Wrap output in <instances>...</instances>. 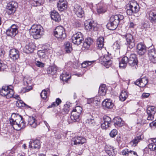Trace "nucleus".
I'll list each match as a JSON object with an SVG mask.
<instances>
[{"instance_id": "f257e3e1", "label": "nucleus", "mask_w": 156, "mask_h": 156, "mask_svg": "<svg viewBox=\"0 0 156 156\" xmlns=\"http://www.w3.org/2000/svg\"><path fill=\"white\" fill-rule=\"evenodd\" d=\"M14 115V118H12L10 119L11 124L13 126L14 129L19 130L25 127V122L23 120L22 116L19 115L13 114Z\"/></svg>"}, {"instance_id": "f03ea898", "label": "nucleus", "mask_w": 156, "mask_h": 156, "mask_svg": "<svg viewBox=\"0 0 156 156\" xmlns=\"http://www.w3.org/2000/svg\"><path fill=\"white\" fill-rule=\"evenodd\" d=\"M30 32L34 39H37L41 37L44 32L43 27L40 25H33L30 29Z\"/></svg>"}, {"instance_id": "7ed1b4c3", "label": "nucleus", "mask_w": 156, "mask_h": 156, "mask_svg": "<svg viewBox=\"0 0 156 156\" xmlns=\"http://www.w3.org/2000/svg\"><path fill=\"white\" fill-rule=\"evenodd\" d=\"M13 87L11 85L3 86L0 90V94L3 96H6L7 98H12L14 94Z\"/></svg>"}, {"instance_id": "20e7f679", "label": "nucleus", "mask_w": 156, "mask_h": 156, "mask_svg": "<svg viewBox=\"0 0 156 156\" xmlns=\"http://www.w3.org/2000/svg\"><path fill=\"white\" fill-rule=\"evenodd\" d=\"M54 35L60 41H62L66 37V34L64 28L61 26H58L55 30Z\"/></svg>"}, {"instance_id": "39448f33", "label": "nucleus", "mask_w": 156, "mask_h": 156, "mask_svg": "<svg viewBox=\"0 0 156 156\" xmlns=\"http://www.w3.org/2000/svg\"><path fill=\"white\" fill-rule=\"evenodd\" d=\"M126 13L129 15L137 13L139 10V6L136 2H131L127 5Z\"/></svg>"}, {"instance_id": "423d86ee", "label": "nucleus", "mask_w": 156, "mask_h": 156, "mask_svg": "<svg viewBox=\"0 0 156 156\" xmlns=\"http://www.w3.org/2000/svg\"><path fill=\"white\" fill-rule=\"evenodd\" d=\"M82 111V108L80 106H77L74 108L71 114L70 118L74 122L79 120V116Z\"/></svg>"}, {"instance_id": "0eeeda50", "label": "nucleus", "mask_w": 156, "mask_h": 156, "mask_svg": "<svg viewBox=\"0 0 156 156\" xmlns=\"http://www.w3.org/2000/svg\"><path fill=\"white\" fill-rule=\"evenodd\" d=\"M72 41L73 43L78 45L81 44L84 40L82 34L80 32H77L72 37Z\"/></svg>"}, {"instance_id": "6e6552de", "label": "nucleus", "mask_w": 156, "mask_h": 156, "mask_svg": "<svg viewBox=\"0 0 156 156\" xmlns=\"http://www.w3.org/2000/svg\"><path fill=\"white\" fill-rule=\"evenodd\" d=\"M129 64L133 69H136L137 67L138 60L136 55L131 54L128 58Z\"/></svg>"}, {"instance_id": "1a4fd4ad", "label": "nucleus", "mask_w": 156, "mask_h": 156, "mask_svg": "<svg viewBox=\"0 0 156 156\" xmlns=\"http://www.w3.org/2000/svg\"><path fill=\"white\" fill-rule=\"evenodd\" d=\"M123 37L126 39L127 44L129 48H132L135 46V41L131 34L129 33L123 35Z\"/></svg>"}, {"instance_id": "9d476101", "label": "nucleus", "mask_w": 156, "mask_h": 156, "mask_svg": "<svg viewBox=\"0 0 156 156\" xmlns=\"http://www.w3.org/2000/svg\"><path fill=\"white\" fill-rule=\"evenodd\" d=\"M156 112V108L154 106H150L147 108V113L148 116L147 119L152 121L154 119V115Z\"/></svg>"}, {"instance_id": "9b49d317", "label": "nucleus", "mask_w": 156, "mask_h": 156, "mask_svg": "<svg viewBox=\"0 0 156 156\" xmlns=\"http://www.w3.org/2000/svg\"><path fill=\"white\" fill-rule=\"evenodd\" d=\"M18 32L17 26L15 24H13L7 30L6 34L7 36L13 37H15Z\"/></svg>"}, {"instance_id": "f8f14e48", "label": "nucleus", "mask_w": 156, "mask_h": 156, "mask_svg": "<svg viewBox=\"0 0 156 156\" xmlns=\"http://www.w3.org/2000/svg\"><path fill=\"white\" fill-rule=\"evenodd\" d=\"M111 56L110 55H105L101 58V64L107 68H108L112 64V61L111 60Z\"/></svg>"}, {"instance_id": "ddd939ff", "label": "nucleus", "mask_w": 156, "mask_h": 156, "mask_svg": "<svg viewBox=\"0 0 156 156\" xmlns=\"http://www.w3.org/2000/svg\"><path fill=\"white\" fill-rule=\"evenodd\" d=\"M52 52V50L50 49H44L40 50L38 51L37 55L41 58L43 59V60L48 59V56Z\"/></svg>"}, {"instance_id": "4468645a", "label": "nucleus", "mask_w": 156, "mask_h": 156, "mask_svg": "<svg viewBox=\"0 0 156 156\" xmlns=\"http://www.w3.org/2000/svg\"><path fill=\"white\" fill-rule=\"evenodd\" d=\"M86 142V139L82 136H76L71 141V144L73 145L83 144Z\"/></svg>"}, {"instance_id": "2eb2a0df", "label": "nucleus", "mask_w": 156, "mask_h": 156, "mask_svg": "<svg viewBox=\"0 0 156 156\" xmlns=\"http://www.w3.org/2000/svg\"><path fill=\"white\" fill-rule=\"evenodd\" d=\"M17 6V3L15 2L12 1L9 2L8 4L7 7V11L8 14H11L14 13L16 11Z\"/></svg>"}, {"instance_id": "dca6fc26", "label": "nucleus", "mask_w": 156, "mask_h": 156, "mask_svg": "<svg viewBox=\"0 0 156 156\" xmlns=\"http://www.w3.org/2000/svg\"><path fill=\"white\" fill-rule=\"evenodd\" d=\"M143 138V135L142 134H138L130 141L129 144L132 146H136L139 142L141 141Z\"/></svg>"}, {"instance_id": "f3484780", "label": "nucleus", "mask_w": 156, "mask_h": 156, "mask_svg": "<svg viewBox=\"0 0 156 156\" xmlns=\"http://www.w3.org/2000/svg\"><path fill=\"white\" fill-rule=\"evenodd\" d=\"M124 19L123 16L118 14V15H112L110 17V20L115 23V25L118 26L120 21Z\"/></svg>"}, {"instance_id": "a211bd4d", "label": "nucleus", "mask_w": 156, "mask_h": 156, "mask_svg": "<svg viewBox=\"0 0 156 156\" xmlns=\"http://www.w3.org/2000/svg\"><path fill=\"white\" fill-rule=\"evenodd\" d=\"M73 11L77 16L79 17H82L84 15V12L81 6L78 5H75Z\"/></svg>"}, {"instance_id": "6ab92c4d", "label": "nucleus", "mask_w": 156, "mask_h": 156, "mask_svg": "<svg viewBox=\"0 0 156 156\" xmlns=\"http://www.w3.org/2000/svg\"><path fill=\"white\" fill-rule=\"evenodd\" d=\"M103 121L101 124L102 129H106L110 126V124L112 122L110 118L108 116H105L103 117Z\"/></svg>"}, {"instance_id": "aec40b11", "label": "nucleus", "mask_w": 156, "mask_h": 156, "mask_svg": "<svg viewBox=\"0 0 156 156\" xmlns=\"http://www.w3.org/2000/svg\"><path fill=\"white\" fill-rule=\"evenodd\" d=\"M147 15L148 16V20L151 23L153 24L156 23V10H152L148 12Z\"/></svg>"}, {"instance_id": "412c9836", "label": "nucleus", "mask_w": 156, "mask_h": 156, "mask_svg": "<svg viewBox=\"0 0 156 156\" xmlns=\"http://www.w3.org/2000/svg\"><path fill=\"white\" fill-rule=\"evenodd\" d=\"M9 55L10 57L13 60H16L19 57V52L17 49L12 48L9 51Z\"/></svg>"}, {"instance_id": "4be33fe9", "label": "nucleus", "mask_w": 156, "mask_h": 156, "mask_svg": "<svg viewBox=\"0 0 156 156\" xmlns=\"http://www.w3.org/2000/svg\"><path fill=\"white\" fill-rule=\"evenodd\" d=\"M136 50L138 53L140 55H144L146 51V47L143 43H139L136 46Z\"/></svg>"}, {"instance_id": "5701e85b", "label": "nucleus", "mask_w": 156, "mask_h": 156, "mask_svg": "<svg viewBox=\"0 0 156 156\" xmlns=\"http://www.w3.org/2000/svg\"><path fill=\"white\" fill-rule=\"evenodd\" d=\"M85 27L86 30L91 31L95 26V23L93 20H88L84 22Z\"/></svg>"}, {"instance_id": "b1692460", "label": "nucleus", "mask_w": 156, "mask_h": 156, "mask_svg": "<svg viewBox=\"0 0 156 156\" xmlns=\"http://www.w3.org/2000/svg\"><path fill=\"white\" fill-rule=\"evenodd\" d=\"M148 80L146 78L139 79L136 80L134 83L140 87H144L148 83Z\"/></svg>"}, {"instance_id": "393cba45", "label": "nucleus", "mask_w": 156, "mask_h": 156, "mask_svg": "<svg viewBox=\"0 0 156 156\" xmlns=\"http://www.w3.org/2000/svg\"><path fill=\"white\" fill-rule=\"evenodd\" d=\"M148 55L150 59L154 63H156V50L154 49L148 51Z\"/></svg>"}, {"instance_id": "a878e982", "label": "nucleus", "mask_w": 156, "mask_h": 156, "mask_svg": "<svg viewBox=\"0 0 156 156\" xmlns=\"http://www.w3.org/2000/svg\"><path fill=\"white\" fill-rule=\"evenodd\" d=\"M40 147V141L37 140L34 141L30 143L29 147L31 150H33L34 149H36L37 150Z\"/></svg>"}, {"instance_id": "bb28decb", "label": "nucleus", "mask_w": 156, "mask_h": 156, "mask_svg": "<svg viewBox=\"0 0 156 156\" xmlns=\"http://www.w3.org/2000/svg\"><path fill=\"white\" fill-rule=\"evenodd\" d=\"M114 125L116 127H121L124 124V121L119 117H115L113 119Z\"/></svg>"}, {"instance_id": "cd10ccee", "label": "nucleus", "mask_w": 156, "mask_h": 156, "mask_svg": "<svg viewBox=\"0 0 156 156\" xmlns=\"http://www.w3.org/2000/svg\"><path fill=\"white\" fill-rule=\"evenodd\" d=\"M50 15L51 19L55 22H59L61 20L59 14L55 10L51 11Z\"/></svg>"}, {"instance_id": "c85d7f7f", "label": "nucleus", "mask_w": 156, "mask_h": 156, "mask_svg": "<svg viewBox=\"0 0 156 156\" xmlns=\"http://www.w3.org/2000/svg\"><path fill=\"white\" fill-rule=\"evenodd\" d=\"M93 42V40L91 38L88 37L86 38L83 43L82 48H85V49H88Z\"/></svg>"}, {"instance_id": "c756f323", "label": "nucleus", "mask_w": 156, "mask_h": 156, "mask_svg": "<svg viewBox=\"0 0 156 156\" xmlns=\"http://www.w3.org/2000/svg\"><path fill=\"white\" fill-rule=\"evenodd\" d=\"M123 155L126 156H137L136 152L126 149L122 151Z\"/></svg>"}, {"instance_id": "7c9ffc66", "label": "nucleus", "mask_w": 156, "mask_h": 156, "mask_svg": "<svg viewBox=\"0 0 156 156\" xmlns=\"http://www.w3.org/2000/svg\"><path fill=\"white\" fill-rule=\"evenodd\" d=\"M102 105L103 107L107 108H111L113 106V104L112 103L110 99H106L102 102Z\"/></svg>"}, {"instance_id": "2f4dec72", "label": "nucleus", "mask_w": 156, "mask_h": 156, "mask_svg": "<svg viewBox=\"0 0 156 156\" xmlns=\"http://www.w3.org/2000/svg\"><path fill=\"white\" fill-rule=\"evenodd\" d=\"M128 58L125 56L122 58L119 62V67L122 68H125L127 66V63L129 64Z\"/></svg>"}, {"instance_id": "473e14b6", "label": "nucleus", "mask_w": 156, "mask_h": 156, "mask_svg": "<svg viewBox=\"0 0 156 156\" xmlns=\"http://www.w3.org/2000/svg\"><path fill=\"white\" fill-rule=\"evenodd\" d=\"M87 115V117L90 116V117L86 120V123L88 124L90 126H94L96 124V122L92 116L91 115L90 113H88Z\"/></svg>"}, {"instance_id": "72a5a7b5", "label": "nucleus", "mask_w": 156, "mask_h": 156, "mask_svg": "<svg viewBox=\"0 0 156 156\" xmlns=\"http://www.w3.org/2000/svg\"><path fill=\"white\" fill-rule=\"evenodd\" d=\"M34 48L35 46L32 43H29L28 44H27L25 46L26 53H32L33 52Z\"/></svg>"}, {"instance_id": "f704fd0d", "label": "nucleus", "mask_w": 156, "mask_h": 156, "mask_svg": "<svg viewBox=\"0 0 156 156\" xmlns=\"http://www.w3.org/2000/svg\"><path fill=\"white\" fill-rule=\"evenodd\" d=\"M151 140L152 142L148 145V147L151 151L156 152V138H151Z\"/></svg>"}, {"instance_id": "c9c22d12", "label": "nucleus", "mask_w": 156, "mask_h": 156, "mask_svg": "<svg viewBox=\"0 0 156 156\" xmlns=\"http://www.w3.org/2000/svg\"><path fill=\"white\" fill-rule=\"evenodd\" d=\"M70 77L71 76L69 73L64 71L60 75V78L63 81H67Z\"/></svg>"}, {"instance_id": "e433bc0d", "label": "nucleus", "mask_w": 156, "mask_h": 156, "mask_svg": "<svg viewBox=\"0 0 156 156\" xmlns=\"http://www.w3.org/2000/svg\"><path fill=\"white\" fill-rule=\"evenodd\" d=\"M107 90L105 85H101L99 87L98 90V94L100 96H104L105 95Z\"/></svg>"}, {"instance_id": "4c0bfd02", "label": "nucleus", "mask_w": 156, "mask_h": 156, "mask_svg": "<svg viewBox=\"0 0 156 156\" xmlns=\"http://www.w3.org/2000/svg\"><path fill=\"white\" fill-rule=\"evenodd\" d=\"M44 0H30V4L34 6H40L44 3Z\"/></svg>"}, {"instance_id": "58836bf2", "label": "nucleus", "mask_w": 156, "mask_h": 156, "mask_svg": "<svg viewBox=\"0 0 156 156\" xmlns=\"http://www.w3.org/2000/svg\"><path fill=\"white\" fill-rule=\"evenodd\" d=\"M104 38L102 37H99L97 40V44L98 45V48L101 49L103 47L104 44Z\"/></svg>"}, {"instance_id": "ea45409f", "label": "nucleus", "mask_w": 156, "mask_h": 156, "mask_svg": "<svg viewBox=\"0 0 156 156\" xmlns=\"http://www.w3.org/2000/svg\"><path fill=\"white\" fill-rule=\"evenodd\" d=\"M64 46L65 51L67 53H70L73 50L72 44L69 42H66Z\"/></svg>"}, {"instance_id": "a19ab883", "label": "nucleus", "mask_w": 156, "mask_h": 156, "mask_svg": "<svg viewBox=\"0 0 156 156\" xmlns=\"http://www.w3.org/2000/svg\"><path fill=\"white\" fill-rule=\"evenodd\" d=\"M57 68L54 66H51L48 68L47 73L51 75H55L56 73Z\"/></svg>"}, {"instance_id": "79ce46f5", "label": "nucleus", "mask_w": 156, "mask_h": 156, "mask_svg": "<svg viewBox=\"0 0 156 156\" xmlns=\"http://www.w3.org/2000/svg\"><path fill=\"white\" fill-rule=\"evenodd\" d=\"M35 121V119L33 117H29L28 119V124L31 127L35 128L37 125Z\"/></svg>"}, {"instance_id": "37998d69", "label": "nucleus", "mask_w": 156, "mask_h": 156, "mask_svg": "<svg viewBox=\"0 0 156 156\" xmlns=\"http://www.w3.org/2000/svg\"><path fill=\"white\" fill-rule=\"evenodd\" d=\"M128 97L127 93L124 90H122L119 96V99L120 101H124Z\"/></svg>"}, {"instance_id": "c03bdc74", "label": "nucleus", "mask_w": 156, "mask_h": 156, "mask_svg": "<svg viewBox=\"0 0 156 156\" xmlns=\"http://www.w3.org/2000/svg\"><path fill=\"white\" fill-rule=\"evenodd\" d=\"M49 92V89H48L43 90L41 93V98L44 100L46 99L48 97V94Z\"/></svg>"}, {"instance_id": "a18cd8bd", "label": "nucleus", "mask_w": 156, "mask_h": 156, "mask_svg": "<svg viewBox=\"0 0 156 156\" xmlns=\"http://www.w3.org/2000/svg\"><path fill=\"white\" fill-rule=\"evenodd\" d=\"M57 6L58 10L60 11H63L66 9V3H58Z\"/></svg>"}, {"instance_id": "49530a36", "label": "nucleus", "mask_w": 156, "mask_h": 156, "mask_svg": "<svg viewBox=\"0 0 156 156\" xmlns=\"http://www.w3.org/2000/svg\"><path fill=\"white\" fill-rule=\"evenodd\" d=\"M107 27L108 29L110 30H114L117 27V25H115V23L110 20L109 22L107 24Z\"/></svg>"}, {"instance_id": "de8ad7c7", "label": "nucleus", "mask_w": 156, "mask_h": 156, "mask_svg": "<svg viewBox=\"0 0 156 156\" xmlns=\"http://www.w3.org/2000/svg\"><path fill=\"white\" fill-rule=\"evenodd\" d=\"M106 152L109 156H114L115 155V151L113 147H111L105 150Z\"/></svg>"}, {"instance_id": "09e8293b", "label": "nucleus", "mask_w": 156, "mask_h": 156, "mask_svg": "<svg viewBox=\"0 0 156 156\" xmlns=\"http://www.w3.org/2000/svg\"><path fill=\"white\" fill-rule=\"evenodd\" d=\"M31 78L30 77H25L23 79V83L25 86H28L31 83Z\"/></svg>"}, {"instance_id": "8fccbe9b", "label": "nucleus", "mask_w": 156, "mask_h": 156, "mask_svg": "<svg viewBox=\"0 0 156 156\" xmlns=\"http://www.w3.org/2000/svg\"><path fill=\"white\" fill-rule=\"evenodd\" d=\"M16 105L18 107L25 106L26 105L27 107H29V106L27 105L22 100H19L16 101Z\"/></svg>"}, {"instance_id": "3c124183", "label": "nucleus", "mask_w": 156, "mask_h": 156, "mask_svg": "<svg viewBox=\"0 0 156 156\" xmlns=\"http://www.w3.org/2000/svg\"><path fill=\"white\" fill-rule=\"evenodd\" d=\"M69 105L66 104L64 105V108H63L62 111L64 113H67L69 111Z\"/></svg>"}, {"instance_id": "603ef678", "label": "nucleus", "mask_w": 156, "mask_h": 156, "mask_svg": "<svg viewBox=\"0 0 156 156\" xmlns=\"http://www.w3.org/2000/svg\"><path fill=\"white\" fill-rule=\"evenodd\" d=\"M117 134V131L116 129H113L110 133L109 135L112 137H114Z\"/></svg>"}, {"instance_id": "864d4df0", "label": "nucleus", "mask_w": 156, "mask_h": 156, "mask_svg": "<svg viewBox=\"0 0 156 156\" xmlns=\"http://www.w3.org/2000/svg\"><path fill=\"white\" fill-rule=\"evenodd\" d=\"M7 67L6 64L2 62H0V71H3Z\"/></svg>"}, {"instance_id": "5fc2aeb1", "label": "nucleus", "mask_w": 156, "mask_h": 156, "mask_svg": "<svg viewBox=\"0 0 156 156\" xmlns=\"http://www.w3.org/2000/svg\"><path fill=\"white\" fill-rule=\"evenodd\" d=\"M97 12L99 13H102L105 12L106 10L105 9H104L102 6H100L97 9Z\"/></svg>"}, {"instance_id": "6e6d98bb", "label": "nucleus", "mask_w": 156, "mask_h": 156, "mask_svg": "<svg viewBox=\"0 0 156 156\" xmlns=\"http://www.w3.org/2000/svg\"><path fill=\"white\" fill-rule=\"evenodd\" d=\"M36 65L39 67H42L44 66V64L42 62L37 61L36 62Z\"/></svg>"}, {"instance_id": "4d7b16f0", "label": "nucleus", "mask_w": 156, "mask_h": 156, "mask_svg": "<svg viewBox=\"0 0 156 156\" xmlns=\"http://www.w3.org/2000/svg\"><path fill=\"white\" fill-rule=\"evenodd\" d=\"M143 26L144 28L149 27H150L149 24L147 21H146L143 24Z\"/></svg>"}, {"instance_id": "13d9d810", "label": "nucleus", "mask_w": 156, "mask_h": 156, "mask_svg": "<svg viewBox=\"0 0 156 156\" xmlns=\"http://www.w3.org/2000/svg\"><path fill=\"white\" fill-rule=\"evenodd\" d=\"M5 52L4 50L2 48H0V56L1 57H3Z\"/></svg>"}, {"instance_id": "bf43d9fd", "label": "nucleus", "mask_w": 156, "mask_h": 156, "mask_svg": "<svg viewBox=\"0 0 156 156\" xmlns=\"http://www.w3.org/2000/svg\"><path fill=\"white\" fill-rule=\"evenodd\" d=\"M74 26L76 27H79L81 26L80 23L78 21H76L74 23Z\"/></svg>"}, {"instance_id": "052dcab7", "label": "nucleus", "mask_w": 156, "mask_h": 156, "mask_svg": "<svg viewBox=\"0 0 156 156\" xmlns=\"http://www.w3.org/2000/svg\"><path fill=\"white\" fill-rule=\"evenodd\" d=\"M62 102V101L59 98H57L56 101L55 102L57 106L58 105Z\"/></svg>"}, {"instance_id": "680f3d73", "label": "nucleus", "mask_w": 156, "mask_h": 156, "mask_svg": "<svg viewBox=\"0 0 156 156\" xmlns=\"http://www.w3.org/2000/svg\"><path fill=\"white\" fill-rule=\"evenodd\" d=\"M16 150L15 148H13L10 151H9V155L11 156L12 154H14Z\"/></svg>"}, {"instance_id": "e2e57ef3", "label": "nucleus", "mask_w": 156, "mask_h": 156, "mask_svg": "<svg viewBox=\"0 0 156 156\" xmlns=\"http://www.w3.org/2000/svg\"><path fill=\"white\" fill-rule=\"evenodd\" d=\"M150 95V94L147 93H143L142 95V97L143 98H146L148 97Z\"/></svg>"}, {"instance_id": "0e129e2a", "label": "nucleus", "mask_w": 156, "mask_h": 156, "mask_svg": "<svg viewBox=\"0 0 156 156\" xmlns=\"http://www.w3.org/2000/svg\"><path fill=\"white\" fill-rule=\"evenodd\" d=\"M56 106H57L55 102H53V103L52 104H51V105H49L48 107V108H54V107H55Z\"/></svg>"}, {"instance_id": "69168bd1", "label": "nucleus", "mask_w": 156, "mask_h": 156, "mask_svg": "<svg viewBox=\"0 0 156 156\" xmlns=\"http://www.w3.org/2000/svg\"><path fill=\"white\" fill-rule=\"evenodd\" d=\"M136 25V24H134L133 22H131L129 24V27L130 28H133Z\"/></svg>"}, {"instance_id": "338daca9", "label": "nucleus", "mask_w": 156, "mask_h": 156, "mask_svg": "<svg viewBox=\"0 0 156 156\" xmlns=\"http://www.w3.org/2000/svg\"><path fill=\"white\" fill-rule=\"evenodd\" d=\"M94 101V99L93 98H90L87 100V103L90 104L92 103Z\"/></svg>"}, {"instance_id": "774afa93", "label": "nucleus", "mask_w": 156, "mask_h": 156, "mask_svg": "<svg viewBox=\"0 0 156 156\" xmlns=\"http://www.w3.org/2000/svg\"><path fill=\"white\" fill-rule=\"evenodd\" d=\"M81 66L83 68L86 67L88 66V65H87V62H86V61L84 62L82 64Z\"/></svg>"}]
</instances>
